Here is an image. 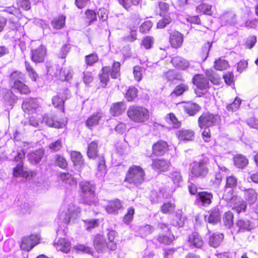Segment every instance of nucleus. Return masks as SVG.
Here are the masks:
<instances>
[{
    "mask_svg": "<svg viewBox=\"0 0 258 258\" xmlns=\"http://www.w3.org/2000/svg\"><path fill=\"white\" fill-rule=\"evenodd\" d=\"M145 173L140 166L131 167L126 174L124 182L128 188H133L141 184L144 180Z\"/></svg>",
    "mask_w": 258,
    "mask_h": 258,
    "instance_id": "nucleus-1",
    "label": "nucleus"
},
{
    "mask_svg": "<svg viewBox=\"0 0 258 258\" xmlns=\"http://www.w3.org/2000/svg\"><path fill=\"white\" fill-rule=\"evenodd\" d=\"M80 208L73 203L64 204L61 207L59 218L64 224H69L77 219L80 213Z\"/></svg>",
    "mask_w": 258,
    "mask_h": 258,
    "instance_id": "nucleus-2",
    "label": "nucleus"
},
{
    "mask_svg": "<svg viewBox=\"0 0 258 258\" xmlns=\"http://www.w3.org/2000/svg\"><path fill=\"white\" fill-rule=\"evenodd\" d=\"M127 116L136 122H143L148 120L149 115L147 109L144 107L132 106L129 107Z\"/></svg>",
    "mask_w": 258,
    "mask_h": 258,
    "instance_id": "nucleus-3",
    "label": "nucleus"
},
{
    "mask_svg": "<svg viewBox=\"0 0 258 258\" xmlns=\"http://www.w3.org/2000/svg\"><path fill=\"white\" fill-rule=\"evenodd\" d=\"M189 171L192 177H204L209 171L207 161L202 159L193 162L190 165Z\"/></svg>",
    "mask_w": 258,
    "mask_h": 258,
    "instance_id": "nucleus-4",
    "label": "nucleus"
},
{
    "mask_svg": "<svg viewBox=\"0 0 258 258\" xmlns=\"http://www.w3.org/2000/svg\"><path fill=\"white\" fill-rule=\"evenodd\" d=\"M120 64L118 62L113 63L111 71L108 67H104L102 69V74L100 75V82L102 84V87H104L109 80V74L113 79H116L119 76Z\"/></svg>",
    "mask_w": 258,
    "mask_h": 258,
    "instance_id": "nucleus-5",
    "label": "nucleus"
},
{
    "mask_svg": "<svg viewBox=\"0 0 258 258\" xmlns=\"http://www.w3.org/2000/svg\"><path fill=\"white\" fill-rule=\"evenodd\" d=\"M220 116L218 114H213L209 112L202 114L198 119L200 128L209 127L216 125L220 122Z\"/></svg>",
    "mask_w": 258,
    "mask_h": 258,
    "instance_id": "nucleus-6",
    "label": "nucleus"
},
{
    "mask_svg": "<svg viewBox=\"0 0 258 258\" xmlns=\"http://www.w3.org/2000/svg\"><path fill=\"white\" fill-rule=\"evenodd\" d=\"M11 83H13L15 89L18 90L22 94L29 93L30 90L27 86L23 84L20 80H22L24 75L18 72H15L11 75Z\"/></svg>",
    "mask_w": 258,
    "mask_h": 258,
    "instance_id": "nucleus-7",
    "label": "nucleus"
},
{
    "mask_svg": "<svg viewBox=\"0 0 258 258\" xmlns=\"http://www.w3.org/2000/svg\"><path fill=\"white\" fill-rule=\"evenodd\" d=\"M25 153L23 150L17 153V155L15 157V161L18 162L16 166L14 168L13 175L15 177L21 176L27 177L28 176V173L24 171L23 159L24 158Z\"/></svg>",
    "mask_w": 258,
    "mask_h": 258,
    "instance_id": "nucleus-8",
    "label": "nucleus"
},
{
    "mask_svg": "<svg viewBox=\"0 0 258 258\" xmlns=\"http://www.w3.org/2000/svg\"><path fill=\"white\" fill-rule=\"evenodd\" d=\"M158 227L165 232H167L166 234H162L159 235L157 238L158 241L161 243L164 244H169L171 243L174 239V235L169 232L168 226L164 223H159Z\"/></svg>",
    "mask_w": 258,
    "mask_h": 258,
    "instance_id": "nucleus-9",
    "label": "nucleus"
},
{
    "mask_svg": "<svg viewBox=\"0 0 258 258\" xmlns=\"http://www.w3.org/2000/svg\"><path fill=\"white\" fill-rule=\"evenodd\" d=\"M40 237L37 235H31L29 237L23 238L21 247L22 249L29 251L32 248L39 243Z\"/></svg>",
    "mask_w": 258,
    "mask_h": 258,
    "instance_id": "nucleus-10",
    "label": "nucleus"
},
{
    "mask_svg": "<svg viewBox=\"0 0 258 258\" xmlns=\"http://www.w3.org/2000/svg\"><path fill=\"white\" fill-rule=\"evenodd\" d=\"M73 75V71L71 67H66L60 69L56 68L54 73L55 77L58 80L62 81H69L72 79Z\"/></svg>",
    "mask_w": 258,
    "mask_h": 258,
    "instance_id": "nucleus-11",
    "label": "nucleus"
},
{
    "mask_svg": "<svg viewBox=\"0 0 258 258\" xmlns=\"http://www.w3.org/2000/svg\"><path fill=\"white\" fill-rule=\"evenodd\" d=\"M46 55V48L40 45L37 48L31 50V58L35 63L43 62Z\"/></svg>",
    "mask_w": 258,
    "mask_h": 258,
    "instance_id": "nucleus-12",
    "label": "nucleus"
},
{
    "mask_svg": "<svg viewBox=\"0 0 258 258\" xmlns=\"http://www.w3.org/2000/svg\"><path fill=\"white\" fill-rule=\"evenodd\" d=\"M38 107L37 100L34 98L26 99L24 101L22 108L23 111L28 114H32L35 112Z\"/></svg>",
    "mask_w": 258,
    "mask_h": 258,
    "instance_id": "nucleus-13",
    "label": "nucleus"
},
{
    "mask_svg": "<svg viewBox=\"0 0 258 258\" xmlns=\"http://www.w3.org/2000/svg\"><path fill=\"white\" fill-rule=\"evenodd\" d=\"M171 62L174 68L180 70H185L189 67L188 61L179 56L173 57Z\"/></svg>",
    "mask_w": 258,
    "mask_h": 258,
    "instance_id": "nucleus-14",
    "label": "nucleus"
},
{
    "mask_svg": "<svg viewBox=\"0 0 258 258\" xmlns=\"http://www.w3.org/2000/svg\"><path fill=\"white\" fill-rule=\"evenodd\" d=\"M122 204L119 200L113 201H109L106 205H104V207L107 213L108 214H116L118 210L121 208Z\"/></svg>",
    "mask_w": 258,
    "mask_h": 258,
    "instance_id": "nucleus-15",
    "label": "nucleus"
},
{
    "mask_svg": "<svg viewBox=\"0 0 258 258\" xmlns=\"http://www.w3.org/2000/svg\"><path fill=\"white\" fill-rule=\"evenodd\" d=\"M176 135L179 140L187 142L192 141L195 134L191 130H180L176 132Z\"/></svg>",
    "mask_w": 258,
    "mask_h": 258,
    "instance_id": "nucleus-16",
    "label": "nucleus"
},
{
    "mask_svg": "<svg viewBox=\"0 0 258 258\" xmlns=\"http://www.w3.org/2000/svg\"><path fill=\"white\" fill-rule=\"evenodd\" d=\"M170 166V163L163 159H154L152 164L153 168L159 171H166L168 170Z\"/></svg>",
    "mask_w": 258,
    "mask_h": 258,
    "instance_id": "nucleus-17",
    "label": "nucleus"
},
{
    "mask_svg": "<svg viewBox=\"0 0 258 258\" xmlns=\"http://www.w3.org/2000/svg\"><path fill=\"white\" fill-rule=\"evenodd\" d=\"M54 245L58 251L65 253L68 252L71 249V242L65 238H60L54 243Z\"/></svg>",
    "mask_w": 258,
    "mask_h": 258,
    "instance_id": "nucleus-18",
    "label": "nucleus"
},
{
    "mask_svg": "<svg viewBox=\"0 0 258 258\" xmlns=\"http://www.w3.org/2000/svg\"><path fill=\"white\" fill-rule=\"evenodd\" d=\"M193 83L200 89H206L209 86V81L203 75H197L192 79Z\"/></svg>",
    "mask_w": 258,
    "mask_h": 258,
    "instance_id": "nucleus-19",
    "label": "nucleus"
},
{
    "mask_svg": "<svg viewBox=\"0 0 258 258\" xmlns=\"http://www.w3.org/2000/svg\"><path fill=\"white\" fill-rule=\"evenodd\" d=\"M103 117V113L101 112H97L93 114L88 118L86 121V126L90 129H92L93 127L99 124L100 120Z\"/></svg>",
    "mask_w": 258,
    "mask_h": 258,
    "instance_id": "nucleus-20",
    "label": "nucleus"
},
{
    "mask_svg": "<svg viewBox=\"0 0 258 258\" xmlns=\"http://www.w3.org/2000/svg\"><path fill=\"white\" fill-rule=\"evenodd\" d=\"M183 36L178 31H174L170 34V42L171 46L174 48L180 47L183 42Z\"/></svg>",
    "mask_w": 258,
    "mask_h": 258,
    "instance_id": "nucleus-21",
    "label": "nucleus"
},
{
    "mask_svg": "<svg viewBox=\"0 0 258 258\" xmlns=\"http://www.w3.org/2000/svg\"><path fill=\"white\" fill-rule=\"evenodd\" d=\"M188 242L191 246L197 248H201L204 243L202 237L197 232H194L188 236Z\"/></svg>",
    "mask_w": 258,
    "mask_h": 258,
    "instance_id": "nucleus-22",
    "label": "nucleus"
},
{
    "mask_svg": "<svg viewBox=\"0 0 258 258\" xmlns=\"http://www.w3.org/2000/svg\"><path fill=\"white\" fill-rule=\"evenodd\" d=\"M237 226L239 227V231L244 232L250 231L254 228V225L249 220L246 219H241L238 220L236 223Z\"/></svg>",
    "mask_w": 258,
    "mask_h": 258,
    "instance_id": "nucleus-23",
    "label": "nucleus"
},
{
    "mask_svg": "<svg viewBox=\"0 0 258 258\" xmlns=\"http://www.w3.org/2000/svg\"><path fill=\"white\" fill-rule=\"evenodd\" d=\"M206 220L212 224H216L220 219V210L218 208L215 207L211 209L209 216H205Z\"/></svg>",
    "mask_w": 258,
    "mask_h": 258,
    "instance_id": "nucleus-24",
    "label": "nucleus"
},
{
    "mask_svg": "<svg viewBox=\"0 0 258 258\" xmlns=\"http://www.w3.org/2000/svg\"><path fill=\"white\" fill-rule=\"evenodd\" d=\"M168 145L166 142L159 141L153 146V152L157 156L163 155L167 150Z\"/></svg>",
    "mask_w": 258,
    "mask_h": 258,
    "instance_id": "nucleus-25",
    "label": "nucleus"
},
{
    "mask_svg": "<svg viewBox=\"0 0 258 258\" xmlns=\"http://www.w3.org/2000/svg\"><path fill=\"white\" fill-rule=\"evenodd\" d=\"M94 246L98 252H103L106 249V243L102 235H97L95 237Z\"/></svg>",
    "mask_w": 258,
    "mask_h": 258,
    "instance_id": "nucleus-26",
    "label": "nucleus"
},
{
    "mask_svg": "<svg viewBox=\"0 0 258 258\" xmlns=\"http://www.w3.org/2000/svg\"><path fill=\"white\" fill-rule=\"evenodd\" d=\"M71 157L74 166L80 169L84 165V160L81 153L77 151H73L71 153Z\"/></svg>",
    "mask_w": 258,
    "mask_h": 258,
    "instance_id": "nucleus-27",
    "label": "nucleus"
},
{
    "mask_svg": "<svg viewBox=\"0 0 258 258\" xmlns=\"http://www.w3.org/2000/svg\"><path fill=\"white\" fill-rule=\"evenodd\" d=\"M212 198V194L206 191H202L198 192L197 200L200 202L203 206H206L211 203Z\"/></svg>",
    "mask_w": 258,
    "mask_h": 258,
    "instance_id": "nucleus-28",
    "label": "nucleus"
},
{
    "mask_svg": "<svg viewBox=\"0 0 258 258\" xmlns=\"http://www.w3.org/2000/svg\"><path fill=\"white\" fill-rule=\"evenodd\" d=\"M125 109L124 103L122 102H117L112 105L110 111V113L115 116L120 115Z\"/></svg>",
    "mask_w": 258,
    "mask_h": 258,
    "instance_id": "nucleus-29",
    "label": "nucleus"
},
{
    "mask_svg": "<svg viewBox=\"0 0 258 258\" xmlns=\"http://www.w3.org/2000/svg\"><path fill=\"white\" fill-rule=\"evenodd\" d=\"M79 185L83 194V196L92 194L93 192H95V186L93 184H91L90 182L83 181L80 183Z\"/></svg>",
    "mask_w": 258,
    "mask_h": 258,
    "instance_id": "nucleus-30",
    "label": "nucleus"
},
{
    "mask_svg": "<svg viewBox=\"0 0 258 258\" xmlns=\"http://www.w3.org/2000/svg\"><path fill=\"white\" fill-rule=\"evenodd\" d=\"M224 235L222 233H214L210 237L209 244L213 247H217L222 242Z\"/></svg>",
    "mask_w": 258,
    "mask_h": 258,
    "instance_id": "nucleus-31",
    "label": "nucleus"
},
{
    "mask_svg": "<svg viewBox=\"0 0 258 258\" xmlns=\"http://www.w3.org/2000/svg\"><path fill=\"white\" fill-rule=\"evenodd\" d=\"M186 218L180 213L176 214L173 216L171 221V224L173 226L182 227L185 224Z\"/></svg>",
    "mask_w": 258,
    "mask_h": 258,
    "instance_id": "nucleus-32",
    "label": "nucleus"
},
{
    "mask_svg": "<svg viewBox=\"0 0 258 258\" xmlns=\"http://www.w3.org/2000/svg\"><path fill=\"white\" fill-rule=\"evenodd\" d=\"M240 198L234 195L232 190L225 192L223 197V200L227 203L229 207L232 206Z\"/></svg>",
    "mask_w": 258,
    "mask_h": 258,
    "instance_id": "nucleus-33",
    "label": "nucleus"
},
{
    "mask_svg": "<svg viewBox=\"0 0 258 258\" xmlns=\"http://www.w3.org/2000/svg\"><path fill=\"white\" fill-rule=\"evenodd\" d=\"M59 177L63 182L71 186H75L77 184L76 180L69 173H60Z\"/></svg>",
    "mask_w": 258,
    "mask_h": 258,
    "instance_id": "nucleus-34",
    "label": "nucleus"
},
{
    "mask_svg": "<svg viewBox=\"0 0 258 258\" xmlns=\"http://www.w3.org/2000/svg\"><path fill=\"white\" fill-rule=\"evenodd\" d=\"M42 121L46 123L48 126L53 127L55 128H61L64 124L61 122L55 120L52 117L45 116L43 117Z\"/></svg>",
    "mask_w": 258,
    "mask_h": 258,
    "instance_id": "nucleus-35",
    "label": "nucleus"
},
{
    "mask_svg": "<svg viewBox=\"0 0 258 258\" xmlns=\"http://www.w3.org/2000/svg\"><path fill=\"white\" fill-rule=\"evenodd\" d=\"M184 111L190 116H194L200 109L199 106L196 103H187L183 106Z\"/></svg>",
    "mask_w": 258,
    "mask_h": 258,
    "instance_id": "nucleus-36",
    "label": "nucleus"
},
{
    "mask_svg": "<svg viewBox=\"0 0 258 258\" xmlns=\"http://www.w3.org/2000/svg\"><path fill=\"white\" fill-rule=\"evenodd\" d=\"M247 204L246 202L243 201L240 198L233 204L232 208V210L236 211L238 214L244 212L245 211Z\"/></svg>",
    "mask_w": 258,
    "mask_h": 258,
    "instance_id": "nucleus-37",
    "label": "nucleus"
},
{
    "mask_svg": "<svg viewBox=\"0 0 258 258\" xmlns=\"http://www.w3.org/2000/svg\"><path fill=\"white\" fill-rule=\"evenodd\" d=\"M43 155V152L42 150H37L32 152L28 155L29 160L33 164L38 163L41 159Z\"/></svg>",
    "mask_w": 258,
    "mask_h": 258,
    "instance_id": "nucleus-38",
    "label": "nucleus"
},
{
    "mask_svg": "<svg viewBox=\"0 0 258 258\" xmlns=\"http://www.w3.org/2000/svg\"><path fill=\"white\" fill-rule=\"evenodd\" d=\"M98 153V143L92 141L88 145L87 155L90 158H94Z\"/></svg>",
    "mask_w": 258,
    "mask_h": 258,
    "instance_id": "nucleus-39",
    "label": "nucleus"
},
{
    "mask_svg": "<svg viewBox=\"0 0 258 258\" xmlns=\"http://www.w3.org/2000/svg\"><path fill=\"white\" fill-rule=\"evenodd\" d=\"M234 165L239 168H244L248 164L247 159L241 155H238L234 157Z\"/></svg>",
    "mask_w": 258,
    "mask_h": 258,
    "instance_id": "nucleus-40",
    "label": "nucleus"
},
{
    "mask_svg": "<svg viewBox=\"0 0 258 258\" xmlns=\"http://www.w3.org/2000/svg\"><path fill=\"white\" fill-rule=\"evenodd\" d=\"M165 120L173 128H178L180 126V122L173 113H169L165 117Z\"/></svg>",
    "mask_w": 258,
    "mask_h": 258,
    "instance_id": "nucleus-41",
    "label": "nucleus"
},
{
    "mask_svg": "<svg viewBox=\"0 0 258 258\" xmlns=\"http://www.w3.org/2000/svg\"><path fill=\"white\" fill-rule=\"evenodd\" d=\"M83 199L84 203L86 204L93 206H97V205L98 199L95 192H93L92 194L83 196Z\"/></svg>",
    "mask_w": 258,
    "mask_h": 258,
    "instance_id": "nucleus-42",
    "label": "nucleus"
},
{
    "mask_svg": "<svg viewBox=\"0 0 258 258\" xmlns=\"http://www.w3.org/2000/svg\"><path fill=\"white\" fill-rule=\"evenodd\" d=\"M212 6L207 4H202L197 7L196 11L198 13L211 15L212 14Z\"/></svg>",
    "mask_w": 258,
    "mask_h": 258,
    "instance_id": "nucleus-43",
    "label": "nucleus"
},
{
    "mask_svg": "<svg viewBox=\"0 0 258 258\" xmlns=\"http://www.w3.org/2000/svg\"><path fill=\"white\" fill-rule=\"evenodd\" d=\"M244 197L250 204L254 203L257 200V195L253 189L249 188L244 191Z\"/></svg>",
    "mask_w": 258,
    "mask_h": 258,
    "instance_id": "nucleus-44",
    "label": "nucleus"
},
{
    "mask_svg": "<svg viewBox=\"0 0 258 258\" xmlns=\"http://www.w3.org/2000/svg\"><path fill=\"white\" fill-rule=\"evenodd\" d=\"M66 17L63 16H59L54 19L51 22L52 27L55 29H60L65 25Z\"/></svg>",
    "mask_w": 258,
    "mask_h": 258,
    "instance_id": "nucleus-45",
    "label": "nucleus"
},
{
    "mask_svg": "<svg viewBox=\"0 0 258 258\" xmlns=\"http://www.w3.org/2000/svg\"><path fill=\"white\" fill-rule=\"evenodd\" d=\"M84 227L87 230L90 231L99 226V220L96 219H87L83 221Z\"/></svg>",
    "mask_w": 258,
    "mask_h": 258,
    "instance_id": "nucleus-46",
    "label": "nucleus"
},
{
    "mask_svg": "<svg viewBox=\"0 0 258 258\" xmlns=\"http://www.w3.org/2000/svg\"><path fill=\"white\" fill-rule=\"evenodd\" d=\"M223 222L228 228H230L233 225V215L231 212L228 211L225 213L223 217Z\"/></svg>",
    "mask_w": 258,
    "mask_h": 258,
    "instance_id": "nucleus-47",
    "label": "nucleus"
},
{
    "mask_svg": "<svg viewBox=\"0 0 258 258\" xmlns=\"http://www.w3.org/2000/svg\"><path fill=\"white\" fill-rule=\"evenodd\" d=\"M154 231V228L150 225H146L141 226L139 229V233L141 236L144 237L151 234Z\"/></svg>",
    "mask_w": 258,
    "mask_h": 258,
    "instance_id": "nucleus-48",
    "label": "nucleus"
},
{
    "mask_svg": "<svg viewBox=\"0 0 258 258\" xmlns=\"http://www.w3.org/2000/svg\"><path fill=\"white\" fill-rule=\"evenodd\" d=\"M188 89V87L187 85L184 84H181L177 86L173 93L171 94L172 95H175V96H179L183 93V92L186 91Z\"/></svg>",
    "mask_w": 258,
    "mask_h": 258,
    "instance_id": "nucleus-49",
    "label": "nucleus"
},
{
    "mask_svg": "<svg viewBox=\"0 0 258 258\" xmlns=\"http://www.w3.org/2000/svg\"><path fill=\"white\" fill-rule=\"evenodd\" d=\"M135 214V209L133 207H130L127 209V213L123 217V222L126 224H129L133 220L134 215Z\"/></svg>",
    "mask_w": 258,
    "mask_h": 258,
    "instance_id": "nucleus-50",
    "label": "nucleus"
},
{
    "mask_svg": "<svg viewBox=\"0 0 258 258\" xmlns=\"http://www.w3.org/2000/svg\"><path fill=\"white\" fill-rule=\"evenodd\" d=\"M228 67V63L225 60L219 59L215 61L214 67L217 70L223 71L226 70Z\"/></svg>",
    "mask_w": 258,
    "mask_h": 258,
    "instance_id": "nucleus-51",
    "label": "nucleus"
},
{
    "mask_svg": "<svg viewBox=\"0 0 258 258\" xmlns=\"http://www.w3.org/2000/svg\"><path fill=\"white\" fill-rule=\"evenodd\" d=\"M138 90L135 87L130 88L125 93V98L128 101H132L137 97Z\"/></svg>",
    "mask_w": 258,
    "mask_h": 258,
    "instance_id": "nucleus-52",
    "label": "nucleus"
},
{
    "mask_svg": "<svg viewBox=\"0 0 258 258\" xmlns=\"http://www.w3.org/2000/svg\"><path fill=\"white\" fill-rule=\"evenodd\" d=\"M25 63L26 70L28 73L29 77L31 78L33 81H35L37 77V74L33 68L30 66L29 62L25 61Z\"/></svg>",
    "mask_w": 258,
    "mask_h": 258,
    "instance_id": "nucleus-53",
    "label": "nucleus"
},
{
    "mask_svg": "<svg viewBox=\"0 0 258 258\" xmlns=\"http://www.w3.org/2000/svg\"><path fill=\"white\" fill-rule=\"evenodd\" d=\"M55 163L56 165L62 169L65 168L68 165L66 160L59 155H55Z\"/></svg>",
    "mask_w": 258,
    "mask_h": 258,
    "instance_id": "nucleus-54",
    "label": "nucleus"
},
{
    "mask_svg": "<svg viewBox=\"0 0 258 258\" xmlns=\"http://www.w3.org/2000/svg\"><path fill=\"white\" fill-rule=\"evenodd\" d=\"M241 102L240 98H236L232 103L227 105L226 108L229 111H235L239 108Z\"/></svg>",
    "mask_w": 258,
    "mask_h": 258,
    "instance_id": "nucleus-55",
    "label": "nucleus"
},
{
    "mask_svg": "<svg viewBox=\"0 0 258 258\" xmlns=\"http://www.w3.org/2000/svg\"><path fill=\"white\" fill-rule=\"evenodd\" d=\"M154 43V38L151 36H146L145 37L142 41L141 45L144 46L146 49H149L152 47Z\"/></svg>",
    "mask_w": 258,
    "mask_h": 258,
    "instance_id": "nucleus-56",
    "label": "nucleus"
},
{
    "mask_svg": "<svg viewBox=\"0 0 258 258\" xmlns=\"http://www.w3.org/2000/svg\"><path fill=\"white\" fill-rule=\"evenodd\" d=\"M64 102L63 99L58 95L54 96L52 99L53 105L55 107H60L61 109L63 111L64 110V109L62 108Z\"/></svg>",
    "mask_w": 258,
    "mask_h": 258,
    "instance_id": "nucleus-57",
    "label": "nucleus"
},
{
    "mask_svg": "<svg viewBox=\"0 0 258 258\" xmlns=\"http://www.w3.org/2000/svg\"><path fill=\"white\" fill-rule=\"evenodd\" d=\"M98 56L96 54L92 53L86 55L85 57V62L87 66H92L95 62L98 60Z\"/></svg>",
    "mask_w": 258,
    "mask_h": 258,
    "instance_id": "nucleus-58",
    "label": "nucleus"
},
{
    "mask_svg": "<svg viewBox=\"0 0 258 258\" xmlns=\"http://www.w3.org/2000/svg\"><path fill=\"white\" fill-rule=\"evenodd\" d=\"M106 173V167L105 161L103 158H101L98 163L97 175L102 176Z\"/></svg>",
    "mask_w": 258,
    "mask_h": 258,
    "instance_id": "nucleus-59",
    "label": "nucleus"
},
{
    "mask_svg": "<svg viewBox=\"0 0 258 258\" xmlns=\"http://www.w3.org/2000/svg\"><path fill=\"white\" fill-rule=\"evenodd\" d=\"M237 183V179L234 176H229L227 177L226 188H233L235 187Z\"/></svg>",
    "mask_w": 258,
    "mask_h": 258,
    "instance_id": "nucleus-60",
    "label": "nucleus"
},
{
    "mask_svg": "<svg viewBox=\"0 0 258 258\" xmlns=\"http://www.w3.org/2000/svg\"><path fill=\"white\" fill-rule=\"evenodd\" d=\"M170 177L173 183L175 184L179 183L182 181V176L179 171H175L172 172Z\"/></svg>",
    "mask_w": 258,
    "mask_h": 258,
    "instance_id": "nucleus-61",
    "label": "nucleus"
},
{
    "mask_svg": "<svg viewBox=\"0 0 258 258\" xmlns=\"http://www.w3.org/2000/svg\"><path fill=\"white\" fill-rule=\"evenodd\" d=\"M175 209V205L170 202L164 204L162 206L161 210L163 213H168L174 211Z\"/></svg>",
    "mask_w": 258,
    "mask_h": 258,
    "instance_id": "nucleus-62",
    "label": "nucleus"
},
{
    "mask_svg": "<svg viewBox=\"0 0 258 258\" xmlns=\"http://www.w3.org/2000/svg\"><path fill=\"white\" fill-rule=\"evenodd\" d=\"M62 146V143L61 140H58L56 141L51 143L49 145V148L52 151L56 152L59 151Z\"/></svg>",
    "mask_w": 258,
    "mask_h": 258,
    "instance_id": "nucleus-63",
    "label": "nucleus"
},
{
    "mask_svg": "<svg viewBox=\"0 0 258 258\" xmlns=\"http://www.w3.org/2000/svg\"><path fill=\"white\" fill-rule=\"evenodd\" d=\"M152 26V22L150 21H146L140 26V31L142 33H147L150 30Z\"/></svg>",
    "mask_w": 258,
    "mask_h": 258,
    "instance_id": "nucleus-64",
    "label": "nucleus"
}]
</instances>
